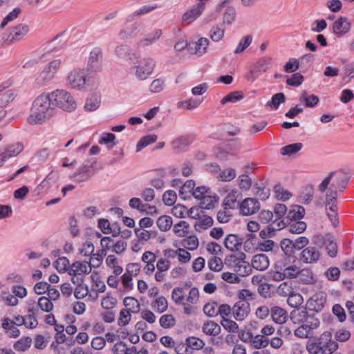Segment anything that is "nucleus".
I'll use <instances>...</instances> for the list:
<instances>
[{
  "label": "nucleus",
  "mask_w": 354,
  "mask_h": 354,
  "mask_svg": "<svg viewBox=\"0 0 354 354\" xmlns=\"http://www.w3.org/2000/svg\"><path fill=\"white\" fill-rule=\"evenodd\" d=\"M55 107L50 93L41 94L32 103L28 122L39 124L49 119L53 115Z\"/></svg>",
  "instance_id": "obj_1"
},
{
  "label": "nucleus",
  "mask_w": 354,
  "mask_h": 354,
  "mask_svg": "<svg viewBox=\"0 0 354 354\" xmlns=\"http://www.w3.org/2000/svg\"><path fill=\"white\" fill-rule=\"evenodd\" d=\"M306 350L310 354H333L337 348L338 344L333 340L332 334L325 331L319 337L308 338Z\"/></svg>",
  "instance_id": "obj_2"
},
{
  "label": "nucleus",
  "mask_w": 354,
  "mask_h": 354,
  "mask_svg": "<svg viewBox=\"0 0 354 354\" xmlns=\"http://www.w3.org/2000/svg\"><path fill=\"white\" fill-rule=\"evenodd\" d=\"M53 105L66 111H73L76 109L77 104L71 93L66 90L57 89L50 93Z\"/></svg>",
  "instance_id": "obj_3"
},
{
  "label": "nucleus",
  "mask_w": 354,
  "mask_h": 354,
  "mask_svg": "<svg viewBox=\"0 0 354 354\" xmlns=\"http://www.w3.org/2000/svg\"><path fill=\"white\" fill-rule=\"evenodd\" d=\"M305 214V209L300 205H292L288 212V215L280 221H274L268 227L270 232L284 228L289 222L297 221L301 219Z\"/></svg>",
  "instance_id": "obj_4"
},
{
  "label": "nucleus",
  "mask_w": 354,
  "mask_h": 354,
  "mask_svg": "<svg viewBox=\"0 0 354 354\" xmlns=\"http://www.w3.org/2000/svg\"><path fill=\"white\" fill-rule=\"evenodd\" d=\"M335 171H331L329 174L322 180L319 185L318 189L320 192L324 193L326 191V209H328V206H331V208L335 207L337 205V190L335 184H332L329 188L328 187L331 181L333 176L335 174Z\"/></svg>",
  "instance_id": "obj_5"
},
{
  "label": "nucleus",
  "mask_w": 354,
  "mask_h": 354,
  "mask_svg": "<svg viewBox=\"0 0 354 354\" xmlns=\"http://www.w3.org/2000/svg\"><path fill=\"white\" fill-rule=\"evenodd\" d=\"M245 254L241 253L240 257L235 255H231L225 259V264L227 267L232 269L236 275L241 277L248 276L251 272V266L245 261Z\"/></svg>",
  "instance_id": "obj_6"
},
{
  "label": "nucleus",
  "mask_w": 354,
  "mask_h": 354,
  "mask_svg": "<svg viewBox=\"0 0 354 354\" xmlns=\"http://www.w3.org/2000/svg\"><path fill=\"white\" fill-rule=\"evenodd\" d=\"M320 325L319 319L315 316L314 314H309L306 317V320L294 331L296 337L299 338H311L314 335V330L317 328Z\"/></svg>",
  "instance_id": "obj_7"
},
{
  "label": "nucleus",
  "mask_w": 354,
  "mask_h": 354,
  "mask_svg": "<svg viewBox=\"0 0 354 354\" xmlns=\"http://www.w3.org/2000/svg\"><path fill=\"white\" fill-rule=\"evenodd\" d=\"M62 65L60 59H55L45 66L35 80L38 86H44L51 82Z\"/></svg>",
  "instance_id": "obj_8"
},
{
  "label": "nucleus",
  "mask_w": 354,
  "mask_h": 354,
  "mask_svg": "<svg viewBox=\"0 0 354 354\" xmlns=\"http://www.w3.org/2000/svg\"><path fill=\"white\" fill-rule=\"evenodd\" d=\"M155 66L156 62L153 58L145 57L137 66L133 67L135 75L140 80H145L153 73Z\"/></svg>",
  "instance_id": "obj_9"
},
{
  "label": "nucleus",
  "mask_w": 354,
  "mask_h": 354,
  "mask_svg": "<svg viewBox=\"0 0 354 354\" xmlns=\"http://www.w3.org/2000/svg\"><path fill=\"white\" fill-rule=\"evenodd\" d=\"M67 84L72 88L81 90L86 84L84 69L74 68L69 72L66 77Z\"/></svg>",
  "instance_id": "obj_10"
},
{
  "label": "nucleus",
  "mask_w": 354,
  "mask_h": 354,
  "mask_svg": "<svg viewBox=\"0 0 354 354\" xmlns=\"http://www.w3.org/2000/svg\"><path fill=\"white\" fill-rule=\"evenodd\" d=\"M102 50L100 47L93 48L88 56L87 62V71L91 72H99L102 66Z\"/></svg>",
  "instance_id": "obj_11"
},
{
  "label": "nucleus",
  "mask_w": 354,
  "mask_h": 354,
  "mask_svg": "<svg viewBox=\"0 0 354 354\" xmlns=\"http://www.w3.org/2000/svg\"><path fill=\"white\" fill-rule=\"evenodd\" d=\"M271 66V58L262 57L254 64V68L251 71L250 77H248L254 82L261 74L266 73Z\"/></svg>",
  "instance_id": "obj_12"
},
{
  "label": "nucleus",
  "mask_w": 354,
  "mask_h": 354,
  "mask_svg": "<svg viewBox=\"0 0 354 354\" xmlns=\"http://www.w3.org/2000/svg\"><path fill=\"white\" fill-rule=\"evenodd\" d=\"M205 8V3H198L185 12L182 17V24H189L201 15Z\"/></svg>",
  "instance_id": "obj_13"
},
{
  "label": "nucleus",
  "mask_w": 354,
  "mask_h": 354,
  "mask_svg": "<svg viewBox=\"0 0 354 354\" xmlns=\"http://www.w3.org/2000/svg\"><path fill=\"white\" fill-rule=\"evenodd\" d=\"M250 311V304L244 299L238 301L232 307L233 317L238 321L243 320Z\"/></svg>",
  "instance_id": "obj_14"
},
{
  "label": "nucleus",
  "mask_w": 354,
  "mask_h": 354,
  "mask_svg": "<svg viewBox=\"0 0 354 354\" xmlns=\"http://www.w3.org/2000/svg\"><path fill=\"white\" fill-rule=\"evenodd\" d=\"M326 302V296L324 292H318L314 295L307 302L310 310L316 313L321 312Z\"/></svg>",
  "instance_id": "obj_15"
},
{
  "label": "nucleus",
  "mask_w": 354,
  "mask_h": 354,
  "mask_svg": "<svg viewBox=\"0 0 354 354\" xmlns=\"http://www.w3.org/2000/svg\"><path fill=\"white\" fill-rule=\"evenodd\" d=\"M241 213L245 216L252 215L260 209L259 202L252 198H245L239 205Z\"/></svg>",
  "instance_id": "obj_16"
},
{
  "label": "nucleus",
  "mask_w": 354,
  "mask_h": 354,
  "mask_svg": "<svg viewBox=\"0 0 354 354\" xmlns=\"http://www.w3.org/2000/svg\"><path fill=\"white\" fill-rule=\"evenodd\" d=\"M29 27L24 24H20L10 28V34L7 38L11 43L21 40L28 32Z\"/></svg>",
  "instance_id": "obj_17"
},
{
  "label": "nucleus",
  "mask_w": 354,
  "mask_h": 354,
  "mask_svg": "<svg viewBox=\"0 0 354 354\" xmlns=\"http://www.w3.org/2000/svg\"><path fill=\"white\" fill-rule=\"evenodd\" d=\"M320 257L319 250L316 247L308 246L300 254V261L305 263H316Z\"/></svg>",
  "instance_id": "obj_18"
},
{
  "label": "nucleus",
  "mask_w": 354,
  "mask_h": 354,
  "mask_svg": "<svg viewBox=\"0 0 354 354\" xmlns=\"http://www.w3.org/2000/svg\"><path fill=\"white\" fill-rule=\"evenodd\" d=\"M351 29V23L348 18L341 17L333 24V32L337 36H342Z\"/></svg>",
  "instance_id": "obj_19"
},
{
  "label": "nucleus",
  "mask_w": 354,
  "mask_h": 354,
  "mask_svg": "<svg viewBox=\"0 0 354 354\" xmlns=\"http://www.w3.org/2000/svg\"><path fill=\"white\" fill-rule=\"evenodd\" d=\"M141 30L139 23H133L129 27L122 29L118 33V38L126 41L136 37Z\"/></svg>",
  "instance_id": "obj_20"
},
{
  "label": "nucleus",
  "mask_w": 354,
  "mask_h": 354,
  "mask_svg": "<svg viewBox=\"0 0 354 354\" xmlns=\"http://www.w3.org/2000/svg\"><path fill=\"white\" fill-rule=\"evenodd\" d=\"M91 270V264L86 261L73 263L68 269V274L72 276L88 274Z\"/></svg>",
  "instance_id": "obj_21"
},
{
  "label": "nucleus",
  "mask_w": 354,
  "mask_h": 354,
  "mask_svg": "<svg viewBox=\"0 0 354 354\" xmlns=\"http://www.w3.org/2000/svg\"><path fill=\"white\" fill-rule=\"evenodd\" d=\"M243 243V239L234 234H228L224 241V245L231 251L239 250Z\"/></svg>",
  "instance_id": "obj_22"
},
{
  "label": "nucleus",
  "mask_w": 354,
  "mask_h": 354,
  "mask_svg": "<svg viewBox=\"0 0 354 354\" xmlns=\"http://www.w3.org/2000/svg\"><path fill=\"white\" fill-rule=\"evenodd\" d=\"M251 266L257 270H266L269 266L268 257L264 254H255L252 259Z\"/></svg>",
  "instance_id": "obj_23"
},
{
  "label": "nucleus",
  "mask_w": 354,
  "mask_h": 354,
  "mask_svg": "<svg viewBox=\"0 0 354 354\" xmlns=\"http://www.w3.org/2000/svg\"><path fill=\"white\" fill-rule=\"evenodd\" d=\"M115 55L120 59L124 60H133L136 58V54L132 53L131 47L127 44H120L115 47Z\"/></svg>",
  "instance_id": "obj_24"
},
{
  "label": "nucleus",
  "mask_w": 354,
  "mask_h": 354,
  "mask_svg": "<svg viewBox=\"0 0 354 354\" xmlns=\"http://www.w3.org/2000/svg\"><path fill=\"white\" fill-rule=\"evenodd\" d=\"M270 315L273 322L279 324L285 323L288 318L286 310L279 306L271 308Z\"/></svg>",
  "instance_id": "obj_25"
},
{
  "label": "nucleus",
  "mask_w": 354,
  "mask_h": 354,
  "mask_svg": "<svg viewBox=\"0 0 354 354\" xmlns=\"http://www.w3.org/2000/svg\"><path fill=\"white\" fill-rule=\"evenodd\" d=\"M162 31L160 28H156L153 30L151 32L149 33L146 37L142 39H140L138 42V44L140 46L145 47L153 44L156 42L162 36Z\"/></svg>",
  "instance_id": "obj_26"
},
{
  "label": "nucleus",
  "mask_w": 354,
  "mask_h": 354,
  "mask_svg": "<svg viewBox=\"0 0 354 354\" xmlns=\"http://www.w3.org/2000/svg\"><path fill=\"white\" fill-rule=\"evenodd\" d=\"M202 331L207 335L217 336L221 331L220 325L214 321L208 320L203 323L202 326Z\"/></svg>",
  "instance_id": "obj_27"
},
{
  "label": "nucleus",
  "mask_w": 354,
  "mask_h": 354,
  "mask_svg": "<svg viewBox=\"0 0 354 354\" xmlns=\"http://www.w3.org/2000/svg\"><path fill=\"white\" fill-rule=\"evenodd\" d=\"M309 315L305 308H297L293 310L290 315L291 321L295 324H301L304 321L306 320V317Z\"/></svg>",
  "instance_id": "obj_28"
},
{
  "label": "nucleus",
  "mask_w": 354,
  "mask_h": 354,
  "mask_svg": "<svg viewBox=\"0 0 354 354\" xmlns=\"http://www.w3.org/2000/svg\"><path fill=\"white\" fill-rule=\"evenodd\" d=\"M269 344V338L261 334L253 335L250 346L256 349L264 348Z\"/></svg>",
  "instance_id": "obj_29"
},
{
  "label": "nucleus",
  "mask_w": 354,
  "mask_h": 354,
  "mask_svg": "<svg viewBox=\"0 0 354 354\" xmlns=\"http://www.w3.org/2000/svg\"><path fill=\"white\" fill-rule=\"evenodd\" d=\"M123 304L128 310L132 313H138L140 310V305L138 301L133 297H127L123 300Z\"/></svg>",
  "instance_id": "obj_30"
},
{
  "label": "nucleus",
  "mask_w": 354,
  "mask_h": 354,
  "mask_svg": "<svg viewBox=\"0 0 354 354\" xmlns=\"http://www.w3.org/2000/svg\"><path fill=\"white\" fill-rule=\"evenodd\" d=\"M32 342L30 337H23L14 344L13 348L18 352H24L30 347Z\"/></svg>",
  "instance_id": "obj_31"
},
{
  "label": "nucleus",
  "mask_w": 354,
  "mask_h": 354,
  "mask_svg": "<svg viewBox=\"0 0 354 354\" xmlns=\"http://www.w3.org/2000/svg\"><path fill=\"white\" fill-rule=\"evenodd\" d=\"M303 145L300 142L290 144L281 148L280 152L283 156H292L301 149Z\"/></svg>",
  "instance_id": "obj_32"
},
{
  "label": "nucleus",
  "mask_w": 354,
  "mask_h": 354,
  "mask_svg": "<svg viewBox=\"0 0 354 354\" xmlns=\"http://www.w3.org/2000/svg\"><path fill=\"white\" fill-rule=\"evenodd\" d=\"M191 142L192 140L189 136H181L173 140L171 145L173 149L181 150L188 147Z\"/></svg>",
  "instance_id": "obj_33"
},
{
  "label": "nucleus",
  "mask_w": 354,
  "mask_h": 354,
  "mask_svg": "<svg viewBox=\"0 0 354 354\" xmlns=\"http://www.w3.org/2000/svg\"><path fill=\"white\" fill-rule=\"evenodd\" d=\"M156 224L161 231H168L173 224L172 218L167 215H162L158 218Z\"/></svg>",
  "instance_id": "obj_34"
},
{
  "label": "nucleus",
  "mask_w": 354,
  "mask_h": 354,
  "mask_svg": "<svg viewBox=\"0 0 354 354\" xmlns=\"http://www.w3.org/2000/svg\"><path fill=\"white\" fill-rule=\"evenodd\" d=\"M100 97L97 94H94L86 100L84 109L86 111H93L96 110L100 106Z\"/></svg>",
  "instance_id": "obj_35"
},
{
  "label": "nucleus",
  "mask_w": 354,
  "mask_h": 354,
  "mask_svg": "<svg viewBox=\"0 0 354 354\" xmlns=\"http://www.w3.org/2000/svg\"><path fill=\"white\" fill-rule=\"evenodd\" d=\"M213 225V219L209 216H204L203 218L196 221L194 224L195 230L198 232L206 230Z\"/></svg>",
  "instance_id": "obj_36"
},
{
  "label": "nucleus",
  "mask_w": 354,
  "mask_h": 354,
  "mask_svg": "<svg viewBox=\"0 0 354 354\" xmlns=\"http://www.w3.org/2000/svg\"><path fill=\"white\" fill-rule=\"evenodd\" d=\"M209 45V40L207 38L201 37L195 44L194 53L198 55H203L207 52Z\"/></svg>",
  "instance_id": "obj_37"
},
{
  "label": "nucleus",
  "mask_w": 354,
  "mask_h": 354,
  "mask_svg": "<svg viewBox=\"0 0 354 354\" xmlns=\"http://www.w3.org/2000/svg\"><path fill=\"white\" fill-rule=\"evenodd\" d=\"M287 225H288V227L289 232L293 234L302 233L306 229V223L300 221L289 222Z\"/></svg>",
  "instance_id": "obj_38"
},
{
  "label": "nucleus",
  "mask_w": 354,
  "mask_h": 354,
  "mask_svg": "<svg viewBox=\"0 0 354 354\" xmlns=\"http://www.w3.org/2000/svg\"><path fill=\"white\" fill-rule=\"evenodd\" d=\"M236 176V172L234 169L232 168H227L223 171L219 172L217 176V178L218 180L223 182H228L233 180Z\"/></svg>",
  "instance_id": "obj_39"
},
{
  "label": "nucleus",
  "mask_w": 354,
  "mask_h": 354,
  "mask_svg": "<svg viewBox=\"0 0 354 354\" xmlns=\"http://www.w3.org/2000/svg\"><path fill=\"white\" fill-rule=\"evenodd\" d=\"M294 292L292 282L286 281L281 283L277 288V293L281 296H289Z\"/></svg>",
  "instance_id": "obj_40"
},
{
  "label": "nucleus",
  "mask_w": 354,
  "mask_h": 354,
  "mask_svg": "<svg viewBox=\"0 0 354 354\" xmlns=\"http://www.w3.org/2000/svg\"><path fill=\"white\" fill-rule=\"evenodd\" d=\"M241 196V194L237 190H232L225 198V205L230 208H234L238 205L237 199Z\"/></svg>",
  "instance_id": "obj_41"
},
{
  "label": "nucleus",
  "mask_w": 354,
  "mask_h": 354,
  "mask_svg": "<svg viewBox=\"0 0 354 354\" xmlns=\"http://www.w3.org/2000/svg\"><path fill=\"white\" fill-rule=\"evenodd\" d=\"M152 307L156 311L160 313L166 311L168 308L167 299L163 296L157 297L152 304Z\"/></svg>",
  "instance_id": "obj_42"
},
{
  "label": "nucleus",
  "mask_w": 354,
  "mask_h": 354,
  "mask_svg": "<svg viewBox=\"0 0 354 354\" xmlns=\"http://www.w3.org/2000/svg\"><path fill=\"white\" fill-rule=\"evenodd\" d=\"M189 225L185 221H180L178 223L174 225V232L179 237H184L188 234Z\"/></svg>",
  "instance_id": "obj_43"
},
{
  "label": "nucleus",
  "mask_w": 354,
  "mask_h": 354,
  "mask_svg": "<svg viewBox=\"0 0 354 354\" xmlns=\"http://www.w3.org/2000/svg\"><path fill=\"white\" fill-rule=\"evenodd\" d=\"M286 97L283 93H278L274 94L270 101H268L266 104L267 106H270L274 109H277L279 106L285 102Z\"/></svg>",
  "instance_id": "obj_44"
},
{
  "label": "nucleus",
  "mask_w": 354,
  "mask_h": 354,
  "mask_svg": "<svg viewBox=\"0 0 354 354\" xmlns=\"http://www.w3.org/2000/svg\"><path fill=\"white\" fill-rule=\"evenodd\" d=\"M23 149V145L18 142L8 146L4 152L10 158L19 155Z\"/></svg>",
  "instance_id": "obj_45"
},
{
  "label": "nucleus",
  "mask_w": 354,
  "mask_h": 354,
  "mask_svg": "<svg viewBox=\"0 0 354 354\" xmlns=\"http://www.w3.org/2000/svg\"><path fill=\"white\" fill-rule=\"evenodd\" d=\"M171 299L178 305L184 304L185 299L183 288L176 287L174 288L171 292Z\"/></svg>",
  "instance_id": "obj_46"
},
{
  "label": "nucleus",
  "mask_w": 354,
  "mask_h": 354,
  "mask_svg": "<svg viewBox=\"0 0 354 354\" xmlns=\"http://www.w3.org/2000/svg\"><path fill=\"white\" fill-rule=\"evenodd\" d=\"M274 191L275 193V197L279 201H286L292 196L288 190H285L280 185H275Z\"/></svg>",
  "instance_id": "obj_47"
},
{
  "label": "nucleus",
  "mask_w": 354,
  "mask_h": 354,
  "mask_svg": "<svg viewBox=\"0 0 354 354\" xmlns=\"http://www.w3.org/2000/svg\"><path fill=\"white\" fill-rule=\"evenodd\" d=\"M160 325L164 328H171L176 325V319L171 314L164 315L160 317Z\"/></svg>",
  "instance_id": "obj_48"
},
{
  "label": "nucleus",
  "mask_w": 354,
  "mask_h": 354,
  "mask_svg": "<svg viewBox=\"0 0 354 354\" xmlns=\"http://www.w3.org/2000/svg\"><path fill=\"white\" fill-rule=\"evenodd\" d=\"M186 342L190 348V351L193 350H199L205 346V342L200 338L196 337H189L186 339Z\"/></svg>",
  "instance_id": "obj_49"
},
{
  "label": "nucleus",
  "mask_w": 354,
  "mask_h": 354,
  "mask_svg": "<svg viewBox=\"0 0 354 354\" xmlns=\"http://www.w3.org/2000/svg\"><path fill=\"white\" fill-rule=\"evenodd\" d=\"M252 35H246L243 37L239 41L236 48L234 50L235 54H239L243 52L252 43Z\"/></svg>",
  "instance_id": "obj_50"
},
{
  "label": "nucleus",
  "mask_w": 354,
  "mask_h": 354,
  "mask_svg": "<svg viewBox=\"0 0 354 354\" xmlns=\"http://www.w3.org/2000/svg\"><path fill=\"white\" fill-rule=\"evenodd\" d=\"M157 140L156 135H148L144 136L141 138V140L138 142L136 146L137 151H140L142 148L147 147V145L153 143Z\"/></svg>",
  "instance_id": "obj_51"
},
{
  "label": "nucleus",
  "mask_w": 354,
  "mask_h": 354,
  "mask_svg": "<svg viewBox=\"0 0 354 354\" xmlns=\"http://www.w3.org/2000/svg\"><path fill=\"white\" fill-rule=\"evenodd\" d=\"M243 98V93L240 91H234L230 93L225 96L221 101L222 104H225L227 102H236Z\"/></svg>",
  "instance_id": "obj_52"
},
{
  "label": "nucleus",
  "mask_w": 354,
  "mask_h": 354,
  "mask_svg": "<svg viewBox=\"0 0 354 354\" xmlns=\"http://www.w3.org/2000/svg\"><path fill=\"white\" fill-rule=\"evenodd\" d=\"M236 14V10L234 7H227L223 14V23L228 25L231 24L235 19Z\"/></svg>",
  "instance_id": "obj_53"
},
{
  "label": "nucleus",
  "mask_w": 354,
  "mask_h": 354,
  "mask_svg": "<svg viewBox=\"0 0 354 354\" xmlns=\"http://www.w3.org/2000/svg\"><path fill=\"white\" fill-rule=\"evenodd\" d=\"M14 98L15 93L12 90H4L3 93H0V106H5L9 102L12 101Z\"/></svg>",
  "instance_id": "obj_54"
},
{
  "label": "nucleus",
  "mask_w": 354,
  "mask_h": 354,
  "mask_svg": "<svg viewBox=\"0 0 354 354\" xmlns=\"http://www.w3.org/2000/svg\"><path fill=\"white\" fill-rule=\"evenodd\" d=\"M280 247L282 251L288 255L290 256L295 252L293 247V241L289 239H285L281 241Z\"/></svg>",
  "instance_id": "obj_55"
},
{
  "label": "nucleus",
  "mask_w": 354,
  "mask_h": 354,
  "mask_svg": "<svg viewBox=\"0 0 354 354\" xmlns=\"http://www.w3.org/2000/svg\"><path fill=\"white\" fill-rule=\"evenodd\" d=\"M287 303L292 308H297L303 303V297L300 294L292 292L288 296Z\"/></svg>",
  "instance_id": "obj_56"
},
{
  "label": "nucleus",
  "mask_w": 354,
  "mask_h": 354,
  "mask_svg": "<svg viewBox=\"0 0 354 354\" xmlns=\"http://www.w3.org/2000/svg\"><path fill=\"white\" fill-rule=\"evenodd\" d=\"M209 268L214 272H219L223 267V261L221 258L214 257L208 261Z\"/></svg>",
  "instance_id": "obj_57"
},
{
  "label": "nucleus",
  "mask_w": 354,
  "mask_h": 354,
  "mask_svg": "<svg viewBox=\"0 0 354 354\" xmlns=\"http://www.w3.org/2000/svg\"><path fill=\"white\" fill-rule=\"evenodd\" d=\"M38 306L44 312L49 313L53 309V304L51 301L46 297H41L38 300Z\"/></svg>",
  "instance_id": "obj_58"
},
{
  "label": "nucleus",
  "mask_w": 354,
  "mask_h": 354,
  "mask_svg": "<svg viewBox=\"0 0 354 354\" xmlns=\"http://www.w3.org/2000/svg\"><path fill=\"white\" fill-rule=\"evenodd\" d=\"M221 324L229 332L236 333L239 330V325L234 321L227 318L222 319Z\"/></svg>",
  "instance_id": "obj_59"
},
{
  "label": "nucleus",
  "mask_w": 354,
  "mask_h": 354,
  "mask_svg": "<svg viewBox=\"0 0 354 354\" xmlns=\"http://www.w3.org/2000/svg\"><path fill=\"white\" fill-rule=\"evenodd\" d=\"M350 180V177L345 175L342 174L339 175L337 178V182L335 186L336 187V189H339V192H343L345 189L346 188L348 182Z\"/></svg>",
  "instance_id": "obj_60"
},
{
  "label": "nucleus",
  "mask_w": 354,
  "mask_h": 354,
  "mask_svg": "<svg viewBox=\"0 0 354 354\" xmlns=\"http://www.w3.org/2000/svg\"><path fill=\"white\" fill-rule=\"evenodd\" d=\"M225 29L218 26H213L210 30V37L214 41H220L224 36Z\"/></svg>",
  "instance_id": "obj_61"
},
{
  "label": "nucleus",
  "mask_w": 354,
  "mask_h": 354,
  "mask_svg": "<svg viewBox=\"0 0 354 354\" xmlns=\"http://www.w3.org/2000/svg\"><path fill=\"white\" fill-rule=\"evenodd\" d=\"M176 198V194L173 190H168L165 192L162 196V201L165 205L167 206L173 205L175 203Z\"/></svg>",
  "instance_id": "obj_62"
},
{
  "label": "nucleus",
  "mask_w": 354,
  "mask_h": 354,
  "mask_svg": "<svg viewBox=\"0 0 354 354\" xmlns=\"http://www.w3.org/2000/svg\"><path fill=\"white\" fill-rule=\"evenodd\" d=\"M195 187V183L192 180H187L183 185L181 187L179 191V195L180 197L185 198V194L192 193L194 192Z\"/></svg>",
  "instance_id": "obj_63"
},
{
  "label": "nucleus",
  "mask_w": 354,
  "mask_h": 354,
  "mask_svg": "<svg viewBox=\"0 0 354 354\" xmlns=\"http://www.w3.org/2000/svg\"><path fill=\"white\" fill-rule=\"evenodd\" d=\"M183 245L189 250H194L198 246V240L196 236H189L183 240Z\"/></svg>",
  "instance_id": "obj_64"
}]
</instances>
